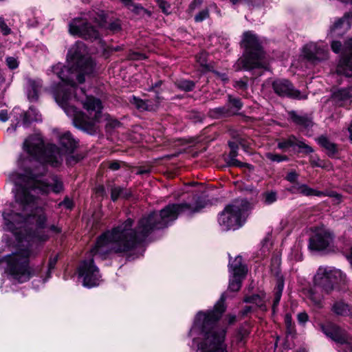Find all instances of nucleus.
<instances>
[{
  "instance_id": "nucleus-1",
  "label": "nucleus",
  "mask_w": 352,
  "mask_h": 352,
  "mask_svg": "<svg viewBox=\"0 0 352 352\" xmlns=\"http://www.w3.org/2000/svg\"><path fill=\"white\" fill-rule=\"evenodd\" d=\"M10 179L15 185L16 203L12 209L3 213L4 229L12 232L22 248L6 258V272L12 280L23 283L31 272L28 263L33 255L32 248L49 238V231L58 232L56 226H47V217L43 208L37 207L36 194L58 193L63 189L62 181L52 176L43 181L36 173L25 170V175L14 173Z\"/></svg>"
},
{
  "instance_id": "nucleus-2",
  "label": "nucleus",
  "mask_w": 352,
  "mask_h": 352,
  "mask_svg": "<svg viewBox=\"0 0 352 352\" xmlns=\"http://www.w3.org/2000/svg\"><path fill=\"white\" fill-rule=\"evenodd\" d=\"M67 67L58 63L52 68V72L60 80L54 91L56 102L65 113L72 118L74 124L89 133L96 132V124L102 118L101 101L93 96H86L82 101L86 113L78 111L74 105L77 100L72 92L76 90L74 78L79 83L85 81L84 76L93 72L94 65L88 56L86 46L82 42H76L69 50L67 58Z\"/></svg>"
},
{
  "instance_id": "nucleus-3",
  "label": "nucleus",
  "mask_w": 352,
  "mask_h": 352,
  "mask_svg": "<svg viewBox=\"0 0 352 352\" xmlns=\"http://www.w3.org/2000/svg\"><path fill=\"white\" fill-rule=\"evenodd\" d=\"M204 206L192 208L190 204L168 205L160 212L144 215L135 227L133 221L127 219L122 223L101 234L91 250L92 256H104L110 253L129 252L142 243L154 230L162 229L175 221L179 214L187 210L199 212Z\"/></svg>"
},
{
  "instance_id": "nucleus-4",
  "label": "nucleus",
  "mask_w": 352,
  "mask_h": 352,
  "mask_svg": "<svg viewBox=\"0 0 352 352\" xmlns=\"http://www.w3.org/2000/svg\"><path fill=\"white\" fill-rule=\"evenodd\" d=\"M226 297L222 294L214 309L206 312L199 311L189 331L193 338L192 348L196 352H227L223 344L226 331L215 326L225 311Z\"/></svg>"
},
{
  "instance_id": "nucleus-5",
  "label": "nucleus",
  "mask_w": 352,
  "mask_h": 352,
  "mask_svg": "<svg viewBox=\"0 0 352 352\" xmlns=\"http://www.w3.org/2000/svg\"><path fill=\"white\" fill-rule=\"evenodd\" d=\"M57 138L63 148L59 149L56 145H47L43 149V140L39 134L30 136L23 143V149L30 156L42 163H48L52 166H58L62 162L64 153L72 151L77 142L72 134L67 131L61 134L57 133Z\"/></svg>"
},
{
  "instance_id": "nucleus-6",
  "label": "nucleus",
  "mask_w": 352,
  "mask_h": 352,
  "mask_svg": "<svg viewBox=\"0 0 352 352\" xmlns=\"http://www.w3.org/2000/svg\"><path fill=\"white\" fill-rule=\"evenodd\" d=\"M241 45L245 48V52L236 62L237 69L249 70L265 67L264 53L260 41L255 34L251 31L245 32Z\"/></svg>"
},
{
  "instance_id": "nucleus-7",
  "label": "nucleus",
  "mask_w": 352,
  "mask_h": 352,
  "mask_svg": "<svg viewBox=\"0 0 352 352\" xmlns=\"http://www.w3.org/2000/svg\"><path fill=\"white\" fill-rule=\"evenodd\" d=\"M315 286L321 287L327 294L334 291H344L348 283L345 273L331 266H320L314 277Z\"/></svg>"
},
{
  "instance_id": "nucleus-8",
  "label": "nucleus",
  "mask_w": 352,
  "mask_h": 352,
  "mask_svg": "<svg viewBox=\"0 0 352 352\" xmlns=\"http://www.w3.org/2000/svg\"><path fill=\"white\" fill-rule=\"evenodd\" d=\"M248 204L246 200L236 199L225 207L218 217L222 230H234L243 226L245 221V212Z\"/></svg>"
},
{
  "instance_id": "nucleus-9",
  "label": "nucleus",
  "mask_w": 352,
  "mask_h": 352,
  "mask_svg": "<svg viewBox=\"0 0 352 352\" xmlns=\"http://www.w3.org/2000/svg\"><path fill=\"white\" fill-rule=\"evenodd\" d=\"M104 23L103 15H98V19L86 15L73 19L69 25V33L85 39H96L99 38L97 26H102Z\"/></svg>"
},
{
  "instance_id": "nucleus-10",
  "label": "nucleus",
  "mask_w": 352,
  "mask_h": 352,
  "mask_svg": "<svg viewBox=\"0 0 352 352\" xmlns=\"http://www.w3.org/2000/svg\"><path fill=\"white\" fill-rule=\"evenodd\" d=\"M331 46L335 53L343 54L336 69L337 74L352 76V38H348L343 47L335 40L331 41Z\"/></svg>"
},
{
  "instance_id": "nucleus-11",
  "label": "nucleus",
  "mask_w": 352,
  "mask_h": 352,
  "mask_svg": "<svg viewBox=\"0 0 352 352\" xmlns=\"http://www.w3.org/2000/svg\"><path fill=\"white\" fill-rule=\"evenodd\" d=\"M322 332L342 346L341 352H352V338L339 327L327 324L321 325Z\"/></svg>"
},
{
  "instance_id": "nucleus-12",
  "label": "nucleus",
  "mask_w": 352,
  "mask_h": 352,
  "mask_svg": "<svg viewBox=\"0 0 352 352\" xmlns=\"http://www.w3.org/2000/svg\"><path fill=\"white\" fill-rule=\"evenodd\" d=\"M333 235L324 228H317L309 238V248L313 251H324L332 248Z\"/></svg>"
},
{
  "instance_id": "nucleus-13",
  "label": "nucleus",
  "mask_w": 352,
  "mask_h": 352,
  "mask_svg": "<svg viewBox=\"0 0 352 352\" xmlns=\"http://www.w3.org/2000/svg\"><path fill=\"white\" fill-rule=\"evenodd\" d=\"M78 276L86 287H93L100 284V275L98 268L94 264L93 258L82 261L78 267Z\"/></svg>"
},
{
  "instance_id": "nucleus-14",
  "label": "nucleus",
  "mask_w": 352,
  "mask_h": 352,
  "mask_svg": "<svg viewBox=\"0 0 352 352\" xmlns=\"http://www.w3.org/2000/svg\"><path fill=\"white\" fill-rule=\"evenodd\" d=\"M302 54L310 62L318 63L328 59V46L321 41L310 42L303 46Z\"/></svg>"
},
{
  "instance_id": "nucleus-15",
  "label": "nucleus",
  "mask_w": 352,
  "mask_h": 352,
  "mask_svg": "<svg viewBox=\"0 0 352 352\" xmlns=\"http://www.w3.org/2000/svg\"><path fill=\"white\" fill-rule=\"evenodd\" d=\"M272 87L275 93L280 96H286L298 100L307 98L305 94H302L298 90L295 89L291 82L287 80L278 79L274 80Z\"/></svg>"
},
{
  "instance_id": "nucleus-16",
  "label": "nucleus",
  "mask_w": 352,
  "mask_h": 352,
  "mask_svg": "<svg viewBox=\"0 0 352 352\" xmlns=\"http://www.w3.org/2000/svg\"><path fill=\"white\" fill-rule=\"evenodd\" d=\"M351 19L352 14L351 13H346L342 18L336 20L330 27L327 36L335 38L343 35L350 28V20Z\"/></svg>"
},
{
  "instance_id": "nucleus-17",
  "label": "nucleus",
  "mask_w": 352,
  "mask_h": 352,
  "mask_svg": "<svg viewBox=\"0 0 352 352\" xmlns=\"http://www.w3.org/2000/svg\"><path fill=\"white\" fill-rule=\"evenodd\" d=\"M333 101L338 106H346L351 103L352 87L338 89L332 94Z\"/></svg>"
},
{
  "instance_id": "nucleus-18",
  "label": "nucleus",
  "mask_w": 352,
  "mask_h": 352,
  "mask_svg": "<svg viewBox=\"0 0 352 352\" xmlns=\"http://www.w3.org/2000/svg\"><path fill=\"white\" fill-rule=\"evenodd\" d=\"M297 146L299 148H305L307 153H312L313 149L309 146L307 145L303 141L297 139L295 136L291 135L287 139L282 140L278 143V148L281 150H285L289 147Z\"/></svg>"
},
{
  "instance_id": "nucleus-19",
  "label": "nucleus",
  "mask_w": 352,
  "mask_h": 352,
  "mask_svg": "<svg viewBox=\"0 0 352 352\" xmlns=\"http://www.w3.org/2000/svg\"><path fill=\"white\" fill-rule=\"evenodd\" d=\"M229 272L234 276H245L248 272L247 267L243 264L241 256H237L234 260H230Z\"/></svg>"
},
{
  "instance_id": "nucleus-20",
  "label": "nucleus",
  "mask_w": 352,
  "mask_h": 352,
  "mask_svg": "<svg viewBox=\"0 0 352 352\" xmlns=\"http://www.w3.org/2000/svg\"><path fill=\"white\" fill-rule=\"evenodd\" d=\"M350 310L349 305L342 300H336L331 305V311L336 316H346L350 314L352 318Z\"/></svg>"
},
{
  "instance_id": "nucleus-21",
  "label": "nucleus",
  "mask_w": 352,
  "mask_h": 352,
  "mask_svg": "<svg viewBox=\"0 0 352 352\" xmlns=\"http://www.w3.org/2000/svg\"><path fill=\"white\" fill-rule=\"evenodd\" d=\"M41 84L39 81L28 80L27 84V95L29 100L36 101L38 98Z\"/></svg>"
},
{
  "instance_id": "nucleus-22",
  "label": "nucleus",
  "mask_w": 352,
  "mask_h": 352,
  "mask_svg": "<svg viewBox=\"0 0 352 352\" xmlns=\"http://www.w3.org/2000/svg\"><path fill=\"white\" fill-rule=\"evenodd\" d=\"M305 298L309 300L313 305L316 307H320L323 297L316 289L314 287H310L306 289L304 292Z\"/></svg>"
},
{
  "instance_id": "nucleus-23",
  "label": "nucleus",
  "mask_w": 352,
  "mask_h": 352,
  "mask_svg": "<svg viewBox=\"0 0 352 352\" xmlns=\"http://www.w3.org/2000/svg\"><path fill=\"white\" fill-rule=\"evenodd\" d=\"M289 115L292 120L301 127L309 128L312 126V121L307 115H300L296 111H291Z\"/></svg>"
},
{
  "instance_id": "nucleus-24",
  "label": "nucleus",
  "mask_w": 352,
  "mask_h": 352,
  "mask_svg": "<svg viewBox=\"0 0 352 352\" xmlns=\"http://www.w3.org/2000/svg\"><path fill=\"white\" fill-rule=\"evenodd\" d=\"M293 189L295 192L301 193L306 196L321 197L322 195H326L324 192L318 191L314 188H309L308 186L305 184H297L293 186Z\"/></svg>"
},
{
  "instance_id": "nucleus-25",
  "label": "nucleus",
  "mask_w": 352,
  "mask_h": 352,
  "mask_svg": "<svg viewBox=\"0 0 352 352\" xmlns=\"http://www.w3.org/2000/svg\"><path fill=\"white\" fill-rule=\"evenodd\" d=\"M41 115L40 113L33 107H30L28 111L24 114L23 123L24 125H27L31 122H38L41 121Z\"/></svg>"
},
{
  "instance_id": "nucleus-26",
  "label": "nucleus",
  "mask_w": 352,
  "mask_h": 352,
  "mask_svg": "<svg viewBox=\"0 0 352 352\" xmlns=\"http://www.w3.org/2000/svg\"><path fill=\"white\" fill-rule=\"evenodd\" d=\"M318 141L319 144L326 149L329 155H333L337 152L336 145L326 137L321 136L318 138Z\"/></svg>"
},
{
  "instance_id": "nucleus-27",
  "label": "nucleus",
  "mask_w": 352,
  "mask_h": 352,
  "mask_svg": "<svg viewBox=\"0 0 352 352\" xmlns=\"http://www.w3.org/2000/svg\"><path fill=\"white\" fill-rule=\"evenodd\" d=\"M237 156V151L236 149H232L230 152V154L228 157L227 162L230 166H236V167H248V168H251L252 166L247 163H243L238 160L236 157Z\"/></svg>"
},
{
  "instance_id": "nucleus-28",
  "label": "nucleus",
  "mask_w": 352,
  "mask_h": 352,
  "mask_svg": "<svg viewBox=\"0 0 352 352\" xmlns=\"http://www.w3.org/2000/svg\"><path fill=\"white\" fill-rule=\"evenodd\" d=\"M130 195L131 194L129 192L120 186H115L111 189V197L113 201L117 200L119 197L126 199L130 197Z\"/></svg>"
},
{
  "instance_id": "nucleus-29",
  "label": "nucleus",
  "mask_w": 352,
  "mask_h": 352,
  "mask_svg": "<svg viewBox=\"0 0 352 352\" xmlns=\"http://www.w3.org/2000/svg\"><path fill=\"white\" fill-rule=\"evenodd\" d=\"M245 276H234L230 274L229 289L232 292H237L241 287L242 280Z\"/></svg>"
},
{
  "instance_id": "nucleus-30",
  "label": "nucleus",
  "mask_w": 352,
  "mask_h": 352,
  "mask_svg": "<svg viewBox=\"0 0 352 352\" xmlns=\"http://www.w3.org/2000/svg\"><path fill=\"white\" fill-rule=\"evenodd\" d=\"M129 10L136 13L140 14L144 8L139 4L133 3L132 0H120Z\"/></svg>"
},
{
  "instance_id": "nucleus-31",
  "label": "nucleus",
  "mask_w": 352,
  "mask_h": 352,
  "mask_svg": "<svg viewBox=\"0 0 352 352\" xmlns=\"http://www.w3.org/2000/svg\"><path fill=\"white\" fill-rule=\"evenodd\" d=\"M131 103L133 104L135 107L141 111L142 110H152L153 108L144 100L140 99L136 97H133L131 100Z\"/></svg>"
},
{
  "instance_id": "nucleus-32",
  "label": "nucleus",
  "mask_w": 352,
  "mask_h": 352,
  "mask_svg": "<svg viewBox=\"0 0 352 352\" xmlns=\"http://www.w3.org/2000/svg\"><path fill=\"white\" fill-rule=\"evenodd\" d=\"M177 87L185 91H189L195 87V83L191 80H180L176 82Z\"/></svg>"
},
{
  "instance_id": "nucleus-33",
  "label": "nucleus",
  "mask_w": 352,
  "mask_h": 352,
  "mask_svg": "<svg viewBox=\"0 0 352 352\" xmlns=\"http://www.w3.org/2000/svg\"><path fill=\"white\" fill-rule=\"evenodd\" d=\"M263 201L267 205H270L274 203L276 199V193L275 192H266L263 195Z\"/></svg>"
},
{
  "instance_id": "nucleus-34",
  "label": "nucleus",
  "mask_w": 352,
  "mask_h": 352,
  "mask_svg": "<svg viewBox=\"0 0 352 352\" xmlns=\"http://www.w3.org/2000/svg\"><path fill=\"white\" fill-rule=\"evenodd\" d=\"M265 157L271 162H280L288 160V157L285 155H281L272 153H267Z\"/></svg>"
},
{
  "instance_id": "nucleus-35",
  "label": "nucleus",
  "mask_w": 352,
  "mask_h": 352,
  "mask_svg": "<svg viewBox=\"0 0 352 352\" xmlns=\"http://www.w3.org/2000/svg\"><path fill=\"white\" fill-rule=\"evenodd\" d=\"M197 63L205 69H208L207 65V54L205 52H200L197 56Z\"/></svg>"
},
{
  "instance_id": "nucleus-36",
  "label": "nucleus",
  "mask_w": 352,
  "mask_h": 352,
  "mask_svg": "<svg viewBox=\"0 0 352 352\" xmlns=\"http://www.w3.org/2000/svg\"><path fill=\"white\" fill-rule=\"evenodd\" d=\"M245 302L254 303L258 307H262L263 300L258 295H252L251 296H247L245 298Z\"/></svg>"
},
{
  "instance_id": "nucleus-37",
  "label": "nucleus",
  "mask_w": 352,
  "mask_h": 352,
  "mask_svg": "<svg viewBox=\"0 0 352 352\" xmlns=\"http://www.w3.org/2000/svg\"><path fill=\"white\" fill-rule=\"evenodd\" d=\"M229 104L231 105V107L234 109L233 113L241 109L242 107V103L239 98H232L229 96Z\"/></svg>"
},
{
  "instance_id": "nucleus-38",
  "label": "nucleus",
  "mask_w": 352,
  "mask_h": 352,
  "mask_svg": "<svg viewBox=\"0 0 352 352\" xmlns=\"http://www.w3.org/2000/svg\"><path fill=\"white\" fill-rule=\"evenodd\" d=\"M58 255H55L54 256H51L49 259V263H48V269H47V278H49L50 276V274H51V272L52 270L55 267V265L57 263V261H58Z\"/></svg>"
},
{
  "instance_id": "nucleus-39",
  "label": "nucleus",
  "mask_w": 352,
  "mask_h": 352,
  "mask_svg": "<svg viewBox=\"0 0 352 352\" xmlns=\"http://www.w3.org/2000/svg\"><path fill=\"white\" fill-rule=\"evenodd\" d=\"M209 16V13L207 10H204L199 12L195 16V20L196 22H201Z\"/></svg>"
},
{
  "instance_id": "nucleus-40",
  "label": "nucleus",
  "mask_w": 352,
  "mask_h": 352,
  "mask_svg": "<svg viewBox=\"0 0 352 352\" xmlns=\"http://www.w3.org/2000/svg\"><path fill=\"white\" fill-rule=\"evenodd\" d=\"M249 332L247 329H241L239 330V333L236 336L237 342L239 344H243V339L248 336Z\"/></svg>"
},
{
  "instance_id": "nucleus-41",
  "label": "nucleus",
  "mask_w": 352,
  "mask_h": 352,
  "mask_svg": "<svg viewBox=\"0 0 352 352\" xmlns=\"http://www.w3.org/2000/svg\"><path fill=\"white\" fill-rule=\"evenodd\" d=\"M6 63H7L8 67L10 68L11 69H16L19 65V63H18L17 60L14 57L7 58Z\"/></svg>"
},
{
  "instance_id": "nucleus-42",
  "label": "nucleus",
  "mask_w": 352,
  "mask_h": 352,
  "mask_svg": "<svg viewBox=\"0 0 352 352\" xmlns=\"http://www.w3.org/2000/svg\"><path fill=\"white\" fill-rule=\"evenodd\" d=\"M0 30L4 35H8L10 32V29L6 24L4 20L0 17Z\"/></svg>"
},
{
  "instance_id": "nucleus-43",
  "label": "nucleus",
  "mask_w": 352,
  "mask_h": 352,
  "mask_svg": "<svg viewBox=\"0 0 352 352\" xmlns=\"http://www.w3.org/2000/svg\"><path fill=\"white\" fill-rule=\"evenodd\" d=\"M297 318L299 323L305 324L306 322H307L309 316L306 312L302 311L298 314Z\"/></svg>"
},
{
  "instance_id": "nucleus-44",
  "label": "nucleus",
  "mask_w": 352,
  "mask_h": 352,
  "mask_svg": "<svg viewBox=\"0 0 352 352\" xmlns=\"http://www.w3.org/2000/svg\"><path fill=\"white\" fill-rule=\"evenodd\" d=\"M156 1L162 11L165 13H168L169 6L166 2L164 0H156Z\"/></svg>"
},
{
  "instance_id": "nucleus-45",
  "label": "nucleus",
  "mask_w": 352,
  "mask_h": 352,
  "mask_svg": "<svg viewBox=\"0 0 352 352\" xmlns=\"http://www.w3.org/2000/svg\"><path fill=\"white\" fill-rule=\"evenodd\" d=\"M286 178L289 182L294 183L298 179V174L294 171L290 172L287 174Z\"/></svg>"
},
{
  "instance_id": "nucleus-46",
  "label": "nucleus",
  "mask_w": 352,
  "mask_h": 352,
  "mask_svg": "<svg viewBox=\"0 0 352 352\" xmlns=\"http://www.w3.org/2000/svg\"><path fill=\"white\" fill-rule=\"evenodd\" d=\"M281 296H282V294H280V292H275V296H274V302H273V305H272L273 311H275V309L279 303Z\"/></svg>"
},
{
  "instance_id": "nucleus-47",
  "label": "nucleus",
  "mask_w": 352,
  "mask_h": 352,
  "mask_svg": "<svg viewBox=\"0 0 352 352\" xmlns=\"http://www.w3.org/2000/svg\"><path fill=\"white\" fill-rule=\"evenodd\" d=\"M283 287H284L283 280L281 278H280L278 280L277 285L275 288V289H276L275 292H280V294H282Z\"/></svg>"
},
{
  "instance_id": "nucleus-48",
  "label": "nucleus",
  "mask_w": 352,
  "mask_h": 352,
  "mask_svg": "<svg viewBox=\"0 0 352 352\" xmlns=\"http://www.w3.org/2000/svg\"><path fill=\"white\" fill-rule=\"evenodd\" d=\"M328 195L334 199V201L336 204H339L341 201V195L340 194L332 192L328 194Z\"/></svg>"
},
{
  "instance_id": "nucleus-49",
  "label": "nucleus",
  "mask_w": 352,
  "mask_h": 352,
  "mask_svg": "<svg viewBox=\"0 0 352 352\" xmlns=\"http://www.w3.org/2000/svg\"><path fill=\"white\" fill-rule=\"evenodd\" d=\"M8 120V111L6 110L0 111V121L6 122Z\"/></svg>"
},
{
  "instance_id": "nucleus-50",
  "label": "nucleus",
  "mask_w": 352,
  "mask_h": 352,
  "mask_svg": "<svg viewBox=\"0 0 352 352\" xmlns=\"http://www.w3.org/2000/svg\"><path fill=\"white\" fill-rule=\"evenodd\" d=\"M60 206H63L68 209H71L72 208V202L69 199H65L63 202H61Z\"/></svg>"
},
{
  "instance_id": "nucleus-51",
  "label": "nucleus",
  "mask_w": 352,
  "mask_h": 352,
  "mask_svg": "<svg viewBox=\"0 0 352 352\" xmlns=\"http://www.w3.org/2000/svg\"><path fill=\"white\" fill-rule=\"evenodd\" d=\"M285 322L288 328L292 327V316L290 314H286V316L285 317Z\"/></svg>"
},
{
  "instance_id": "nucleus-52",
  "label": "nucleus",
  "mask_w": 352,
  "mask_h": 352,
  "mask_svg": "<svg viewBox=\"0 0 352 352\" xmlns=\"http://www.w3.org/2000/svg\"><path fill=\"white\" fill-rule=\"evenodd\" d=\"M109 28L114 31V32H116V31H118L120 30V25L119 24V23L118 22H114V23H112L110 24L109 25Z\"/></svg>"
},
{
  "instance_id": "nucleus-53",
  "label": "nucleus",
  "mask_w": 352,
  "mask_h": 352,
  "mask_svg": "<svg viewBox=\"0 0 352 352\" xmlns=\"http://www.w3.org/2000/svg\"><path fill=\"white\" fill-rule=\"evenodd\" d=\"M109 168L113 170H118L119 168H120V164L118 162H111L110 164H109Z\"/></svg>"
},
{
  "instance_id": "nucleus-54",
  "label": "nucleus",
  "mask_w": 352,
  "mask_h": 352,
  "mask_svg": "<svg viewBox=\"0 0 352 352\" xmlns=\"http://www.w3.org/2000/svg\"><path fill=\"white\" fill-rule=\"evenodd\" d=\"M236 320V316L234 315H230L228 317V320L229 324H232Z\"/></svg>"
},
{
  "instance_id": "nucleus-55",
  "label": "nucleus",
  "mask_w": 352,
  "mask_h": 352,
  "mask_svg": "<svg viewBox=\"0 0 352 352\" xmlns=\"http://www.w3.org/2000/svg\"><path fill=\"white\" fill-rule=\"evenodd\" d=\"M346 258L348 261L350 263L351 265L352 266V248H351L349 254H347Z\"/></svg>"
},
{
  "instance_id": "nucleus-56",
  "label": "nucleus",
  "mask_w": 352,
  "mask_h": 352,
  "mask_svg": "<svg viewBox=\"0 0 352 352\" xmlns=\"http://www.w3.org/2000/svg\"><path fill=\"white\" fill-rule=\"evenodd\" d=\"M217 111H218L220 114H225L226 113V110L224 107H219L216 109Z\"/></svg>"
},
{
  "instance_id": "nucleus-57",
  "label": "nucleus",
  "mask_w": 352,
  "mask_h": 352,
  "mask_svg": "<svg viewBox=\"0 0 352 352\" xmlns=\"http://www.w3.org/2000/svg\"><path fill=\"white\" fill-rule=\"evenodd\" d=\"M237 85H238L240 88H241V89H245V88H246V86H247V85H246V83H245V82H242V81H241V82H238V83H237Z\"/></svg>"
},
{
  "instance_id": "nucleus-58",
  "label": "nucleus",
  "mask_w": 352,
  "mask_h": 352,
  "mask_svg": "<svg viewBox=\"0 0 352 352\" xmlns=\"http://www.w3.org/2000/svg\"><path fill=\"white\" fill-rule=\"evenodd\" d=\"M136 59H144L146 58V56L144 54H137V57H135Z\"/></svg>"
},
{
  "instance_id": "nucleus-59",
  "label": "nucleus",
  "mask_w": 352,
  "mask_h": 352,
  "mask_svg": "<svg viewBox=\"0 0 352 352\" xmlns=\"http://www.w3.org/2000/svg\"><path fill=\"white\" fill-rule=\"evenodd\" d=\"M264 0H252V2L255 3L257 5H259L262 3H263Z\"/></svg>"
},
{
  "instance_id": "nucleus-60",
  "label": "nucleus",
  "mask_w": 352,
  "mask_h": 352,
  "mask_svg": "<svg viewBox=\"0 0 352 352\" xmlns=\"http://www.w3.org/2000/svg\"><path fill=\"white\" fill-rule=\"evenodd\" d=\"M229 146H230L231 150L232 149H236V148H237V146H235V145H234V143H230Z\"/></svg>"
},
{
  "instance_id": "nucleus-61",
  "label": "nucleus",
  "mask_w": 352,
  "mask_h": 352,
  "mask_svg": "<svg viewBox=\"0 0 352 352\" xmlns=\"http://www.w3.org/2000/svg\"><path fill=\"white\" fill-rule=\"evenodd\" d=\"M15 129H16V126L13 127V128L9 127L7 131H15Z\"/></svg>"
},
{
  "instance_id": "nucleus-62",
  "label": "nucleus",
  "mask_w": 352,
  "mask_h": 352,
  "mask_svg": "<svg viewBox=\"0 0 352 352\" xmlns=\"http://www.w3.org/2000/svg\"><path fill=\"white\" fill-rule=\"evenodd\" d=\"M234 4L236 3L239 0H230Z\"/></svg>"
},
{
  "instance_id": "nucleus-63",
  "label": "nucleus",
  "mask_w": 352,
  "mask_h": 352,
  "mask_svg": "<svg viewBox=\"0 0 352 352\" xmlns=\"http://www.w3.org/2000/svg\"><path fill=\"white\" fill-rule=\"evenodd\" d=\"M41 167L43 171H45V167L43 165H41Z\"/></svg>"
},
{
  "instance_id": "nucleus-64",
  "label": "nucleus",
  "mask_w": 352,
  "mask_h": 352,
  "mask_svg": "<svg viewBox=\"0 0 352 352\" xmlns=\"http://www.w3.org/2000/svg\"><path fill=\"white\" fill-rule=\"evenodd\" d=\"M297 352H306V351L305 349H300Z\"/></svg>"
}]
</instances>
